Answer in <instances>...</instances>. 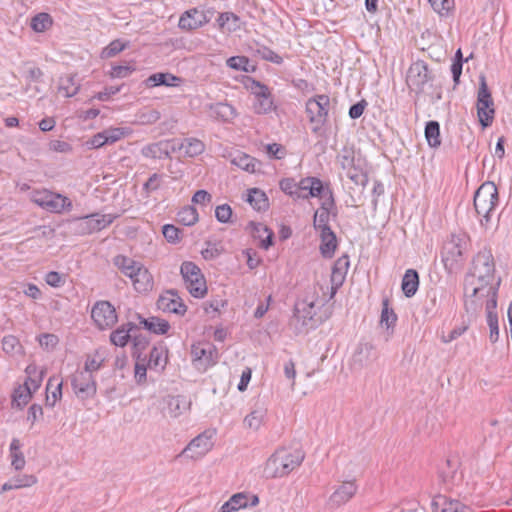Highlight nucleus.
<instances>
[{"mask_svg": "<svg viewBox=\"0 0 512 512\" xmlns=\"http://www.w3.org/2000/svg\"><path fill=\"white\" fill-rule=\"evenodd\" d=\"M304 457L300 449L280 448L265 462L263 475L268 479L287 476L302 464Z\"/></svg>", "mask_w": 512, "mask_h": 512, "instance_id": "1", "label": "nucleus"}, {"mask_svg": "<svg viewBox=\"0 0 512 512\" xmlns=\"http://www.w3.org/2000/svg\"><path fill=\"white\" fill-rule=\"evenodd\" d=\"M499 284L482 283L478 282L477 285L468 289V282H464V305L469 313H476L483 307L486 312L495 310L497 305V291Z\"/></svg>", "mask_w": 512, "mask_h": 512, "instance_id": "2", "label": "nucleus"}, {"mask_svg": "<svg viewBox=\"0 0 512 512\" xmlns=\"http://www.w3.org/2000/svg\"><path fill=\"white\" fill-rule=\"evenodd\" d=\"M113 262L131 280L137 292H148L153 288V277L142 263L124 255H117Z\"/></svg>", "mask_w": 512, "mask_h": 512, "instance_id": "3", "label": "nucleus"}, {"mask_svg": "<svg viewBox=\"0 0 512 512\" xmlns=\"http://www.w3.org/2000/svg\"><path fill=\"white\" fill-rule=\"evenodd\" d=\"M465 282H468V289L482 283L499 284L500 279L495 277V264L490 251H480L473 260L471 272L466 276ZM474 290L476 288H473Z\"/></svg>", "mask_w": 512, "mask_h": 512, "instance_id": "4", "label": "nucleus"}, {"mask_svg": "<svg viewBox=\"0 0 512 512\" xmlns=\"http://www.w3.org/2000/svg\"><path fill=\"white\" fill-rule=\"evenodd\" d=\"M498 203V189L493 182H484L475 192L474 207L482 226L487 227Z\"/></svg>", "mask_w": 512, "mask_h": 512, "instance_id": "5", "label": "nucleus"}, {"mask_svg": "<svg viewBox=\"0 0 512 512\" xmlns=\"http://www.w3.org/2000/svg\"><path fill=\"white\" fill-rule=\"evenodd\" d=\"M30 200L37 206L51 213L70 211L73 206L68 197L47 189L33 191L30 194Z\"/></svg>", "mask_w": 512, "mask_h": 512, "instance_id": "6", "label": "nucleus"}, {"mask_svg": "<svg viewBox=\"0 0 512 512\" xmlns=\"http://www.w3.org/2000/svg\"><path fill=\"white\" fill-rule=\"evenodd\" d=\"M180 272L186 289L195 298H203L207 294V285L200 268L193 262H183Z\"/></svg>", "mask_w": 512, "mask_h": 512, "instance_id": "7", "label": "nucleus"}, {"mask_svg": "<svg viewBox=\"0 0 512 512\" xmlns=\"http://www.w3.org/2000/svg\"><path fill=\"white\" fill-rule=\"evenodd\" d=\"M480 85L477 95V115L479 121L483 127L491 125L494 119V102L491 93L488 89L486 79L484 76H480Z\"/></svg>", "mask_w": 512, "mask_h": 512, "instance_id": "8", "label": "nucleus"}, {"mask_svg": "<svg viewBox=\"0 0 512 512\" xmlns=\"http://www.w3.org/2000/svg\"><path fill=\"white\" fill-rule=\"evenodd\" d=\"M191 357L195 368L199 371H206L216 364L218 353L210 343H197L191 347Z\"/></svg>", "mask_w": 512, "mask_h": 512, "instance_id": "9", "label": "nucleus"}, {"mask_svg": "<svg viewBox=\"0 0 512 512\" xmlns=\"http://www.w3.org/2000/svg\"><path fill=\"white\" fill-rule=\"evenodd\" d=\"M329 104L330 98L327 95H318L307 101L306 112L310 122L315 124L313 131L316 132L325 123L328 115Z\"/></svg>", "mask_w": 512, "mask_h": 512, "instance_id": "10", "label": "nucleus"}, {"mask_svg": "<svg viewBox=\"0 0 512 512\" xmlns=\"http://www.w3.org/2000/svg\"><path fill=\"white\" fill-rule=\"evenodd\" d=\"M91 317L100 330L113 327L118 320L115 308L108 301L96 302L92 307Z\"/></svg>", "mask_w": 512, "mask_h": 512, "instance_id": "11", "label": "nucleus"}, {"mask_svg": "<svg viewBox=\"0 0 512 512\" xmlns=\"http://www.w3.org/2000/svg\"><path fill=\"white\" fill-rule=\"evenodd\" d=\"M71 384L76 396L82 400L91 398L96 394L94 377L87 371H76L71 377Z\"/></svg>", "mask_w": 512, "mask_h": 512, "instance_id": "12", "label": "nucleus"}, {"mask_svg": "<svg viewBox=\"0 0 512 512\" xmlns=\"http://www.w3.org/2000/svg\"><path fill=\"white\" fill-rule=\"evenodd\" d=\"M213 436L214 432L212 431L201 433L190 441L181 454H188V457L192 460L201 459L213 448Z\"/></svg>", "mask_w": 512, "mask_h": 512, "instance_id": "13", "label": "nucleus"}, {"mask_svg": "<svg viewBox=\"0 0 512 512\" xmlns=\"http://www.w3.org/2000/svg\"><path fill=\"white\" fill-rule=\"evenodd\" d=\"M297 199H309L310 197L322 198L325 192H331L328 187H324L320 179L316 177H307L297 183Z\"/></svg>", "mask_w": 512, "mask_h": 512, "instance_id": "14", "label": "nucleus"}, {"mask_svg": "<svg viewBox=\"0 0 512 512\" xmlns=\"http://www.w3.org/2000/svg\"><path fill=\"white\" fill-rule=\"evenodd\" d=\"M259 503L257 495H251L246 492H239L233 494L226 502H224L218 509V512H237L249 506L255 507Z\"/></svg>", "mask_w": 512, "mask_h": 512, "instance_id": "15", "label": "nucleus"}, {"mask_svg": "<svg viewBox=\"0 0 512 512\" xmlns=\"http://www.w3.org/2000/svg\"><path fill=\"white\" fill-rule=\"evenodd\" d=\"M321 207L314 214L313 225L318 231L324 228H330L328 225L330 213L335 207V202L332 192H325V195L320 198Z\"/></svg>", "mask_w": 512, "mask_h": 512, "instance_id": "16", "label": "nucleus"}, {"mask_svg": "<svg viewBox=\"0 0 512 512\" xmlns=\"http://www.w3.org/2000/svg\"><path fill=\"white\" fill-rule=\"evenodd\" d=\"M157 306L163 312L175 313L178 315H184L187 310L182 299L173 290H169L161 295L157 301Z\"/></svg>", "mask_w": 512, "mask_h": 512, "instance_id": "17", "label": "nucleus"}, {"mask_svg": "<svg viewBox=\"0 0 512 512\" xmlns=\"http://www.w3.org/2000/svg\"><path fill=\"white\" fill-rule=\"evenodd\" d=\"M209 22L204 11L197 8L184 12L179 19V28L182 30H195Z\"/></svg>", "mask_w": 512, "mask_h": 512, "instance_id": "18", "label": "nucleus"}, {"mask_svg": "<svg viewBox=\"0 0 512 512\" xmlns=\"http://www.w3.org/2000/svg\"><path fill=\"white\" fill-rule=\"evenodd\" d=\"M431 507L433 512H473L469 506L444 495L435 496Z\"/></svg>", "mask_w": 512, "mask_h": 512, "instance_id": "19", "label": "nucleus"}, {"mask_svg": "<svg viewBox=\"0 0 512 512\" xmlns=\"http://www.w3.org/2000/svg\"><path fill=\"white\" fill-rule=\"evenodd\" d=\"M267 408L263 403H256L244 417L243 426L250 431H258L266 421Z\"/></svg>", "mask_w": 512, "mask_h": 512, "instance_id": "20", "label": "nucleus"}, {"mask_svg": "<svg viewBox=\"0 0 512 512\" xmlns=\"http://www.w3.org/2000/svg\"><path fill=\"white\" fill-rule=\"evenodd\" d=\"M253 94L255 97L253 109L256 113L266 114L272 111L273 101L266 86L257 83L253 90Z\"/></svg>", "mask_w": 512, "mask_h": 512, "instance_id": "21", "label": "nucleus"}, {"mask_svg": "<svg viewBox=\"0 0 512 512\" xmlns=\"http://www.w3.org/2000/svg\"><path fill=\"white\" fill-rule=\"evenodd\" d=\"M350 262L347 255L339 257L332 268L331 273V297L334 296L336 290L343 284Z\"/></svg>", "mask_w": 512, "mask_h": 512, "instance_id": "22", "label": "nucleus"}, {"mask_svg": "<svg viewBox=\"0 0 512 512\" xmlns=\"http://www.w3.org/2000/svg\"><path fill=\"white\" fill-rule=\"evenodd\" d=\"M209 116L213 118L214 120L230 123L232 122L236 116L237 111L236 109L226 103V102H218V103H212L207 106Z\"/></svg>", "mask_w": 512, "mask_h": 512, "instance_id": "23", "label": "nucleus"}, {"mask_svg": "<svg viewBox=\"0 0 512 512\" xmlns=\"http://www.w3.org/2000/svg\"><path fill=\"white\" fill-rule=\"evenodd\" d=\"M429 80L428 67L423 61L414 62L407 75V82L410 86L420 89Z\"/></svg>", "mask_w": 512, "mask_h": 512, "instance_id": "24", "label": "nucleus"}, {"mask_svg": "<svg viewBox=\"0 0 512 512\" xmlns=\"http://www.w3.org/2000/svg\"><path fill=\"white\" fill-rule=\"evenodd\" d=\"M375 360L374 346L371 343H360L351 359L353 367L362 368L371 364Z\"/></svg>", "mask_w": 512, "mask_h": 512, "instance_id": "25", "label": "nucleus"}, {"mask_svg": "<svg viewBox=\"0 0 512 512\" xmlns=\"http://www.w3.org/2000/svg\"><path fill=\"white\" fill-rule=\"evenodd\" d=\"M357 486L353 481H345L340 484L330 496V502L334 506L347 503L356 493Z\"/></svg>", "mask_w": 512, "mask_h": 512, "instance_id": "26", "label": "nucleus"}, {"mask_svg": "<svg viewBox=\"0 0 512 512\" xmlns=\"http://www.w3.org/2000/svg\"><path fill=\"white\" fill-rule=\"evenodd\" d=\"M176 149L186 156L195 157L203 153L205 145L197 138H186L177 147L173 145L172 150L175 151Z\"/></svg>", "mask_w": 512, "mask_h": 512, "instance_id": "27", "label": "nucleus"}, {"mask_svg": "<svg viewBox=\"0 0 512 512\" xmlns=\"http://www.w3.org/2000/svg\"><path fill=\"white\" fill-rule=\"evenodd\" d=\"M320 251L324 257H332L337 247L336 235L330 228H324L320 231Z\"/></svg>", "mask_w": 512, "mask_h": 512, "instance_id": "28", "label": "nucleus"}, {"mask_svg": "<svg viewBox=\"0 0 512 512\" xmlns=\"http://www.w3.org/2000/svg\"><path fill=\"white\" fill-rule=\"evenodd\" d=\"M419 287V276L416 270L408 269L402 279L401 289L406 297L415 295Z\"/></svg>", "mask_w": 512, "mask_h": 512, "instance_id": "29", "label": "nucleus"}, {"mask_svg": "<svg viewBox=\"0 0 512 512\" xmlns=\"http://www.w3.org/2000/svg\"><path fill=\"white\" fill-rule=\"evenodd\" d=\"M231 163L249 173H255L260 167L258 160L242 152L237 153L231 159Z\"/></svg>", "mask_w": 512, "mask_h": 512, "instance_id": "30", "label": "nucleus"}, {"mask_svg": "<svg viewBox=\"0 0 512 512\" xmlns=\"http://www.w3.org/2000/svg\"><path fill=\"white\" fill-rule=\"evenodd\" d=\"M25 372L27 374V379L24 382V384L27 385L29 388L31 386L32 390L37 391L41 386L44 375L46 373L45 369L39 368L35 364H29L26 367Z\"/></svg>", "mask_w": 512, "mask_h": 512, "instance_id": "31", "label": "nucleus"}, {"mask_svg": "<svg viewBox=\"0 0 512 512\" xmlns=\"http://www.w3.org/2000/svg\"><path fill=\"white\" fill-rule=\"evenodd\" d=\"M62 381L57 377H50L47 383L46 404L53 407L62 396Z\"/></svg>", "mask_w": 512, "mask_h": 512, "instance_id": "32", "label": "nucleus"}, {"mask_svg": "<svg viewBox=\"0 0 512 512\" xmlns=\"http://www.w3.org/2000/svg\"><path fill=\"white\" fill-rule=\"evenodd\" d=\"M462 239L460 237H452L451 242H449L445 246V256L443 261L445 265L447 262L451 260V262H458V260L462 257L464 248L461 245Z\"/></svg>", "mask_w": 512, "mask_h": 512, "instance_id": "33", "label": "nucleus"}, {"mask_svg": "<svg viewBox=\"0 0 512 512\" xmlns=\"http://www.w3.org/2000/svg\"><path fill=\"white\" fill-rule=\"evenodd\" d=\"M165 401L167 404V413L171 417H178L190 406V404L180 396H168Z\"/></svg>", "mask_w": 512, "mask_h": 512, "instance_id": "34", "label": "nucleus"}, {"mask_svg": "<svg viewBox=\"0 0 512 512\" xmlns=\"http://www.w3.org/2000/svg\"><path fill=\"white\" fill-rule=\"evenodd\" d=\"M141 153L146 158L162 159L169 156L168 143L158 142L145 146Z\"/></svg>", "mask_w": 512, "mask_h": 512, "instance_id": "35", "label": "nucleus"}, {"mask_svg": "<svg viewBox=\"0 0 512 512\" xmlns=\"http://www.w3.org/2000/svg\"><path fill=\"white\" fill-rule=\"evenodd\" d=\"M246 200L255 210L261 211L268 208V198L266 194L258 188L249 189Z\"/></svg>", "mask_w": 512, "mask_h": 512, "instance_id": "36", "label": "nucleus"}, {"mask_svg": "<svg viewBox=\"0 0 512 512\" xmlns=\"http://www.w3.org/2000/svg\"><path fill=\"white\" fill-rule=\"evenodd\" d=\"M315 303L313 301H301L295 306L294 315L298 320H301L303 324L307 321L312 320L315 316Z\"/></svg>", "mask_w": 512, "mask_h": 512, "instance_id": "37", "label": "nucleus"}, {"mask_svg": "<svg viewBox=\"0 0 512 512\" xmlns=\"http://www.w3.org/2000/svg\"><path fill=\"white\" fill-rule=\"evenodd\" d=\"M80 83L77 81L76 76L67 74L60 79L59 90L64 93L66 97H72L78 93Z\"/></svg>", "mask_w": 512, "mask_h": 512, "instance_id": "38", "label": "nucleus"}, {"mask_svg": "<svg viewBox=\"0 0 512 512\" xmlns=\"http://www.w3.org/2000/svg\"><path fill=\"white\" fill-rule=\"evenodd\" d=\"M167 364V353L163 348L154 347L149 353L148 367L163 370Z\"/></svg>", "mask_w": 512, "mask_h": 512, "instance_id": "39", "label": "nucleus"}, {"mask_svg": "<svg viewBox=\"0 0 512 512\" xmlns=\"http://www.w3.org/2000/svg\"><path fill=\"white\" fill-rule=\"evenodd\" d=\"M134 327H135V325L132 323L122 325L121 327H119L118 329H116L115 331H113L111 333V335H110L111 342L116 346L124 347L130 338L129 333H130L131 329H133Z\"/></svg>", "mask_w": 512, "mask_h": 512, "instance_id": "40", "label": "nucleus"}, {"mask_svg": "<svg viewBox=\"0 0 512 512\" xmlns=\"http://www.w3.org/2000/svg\"><path fill=\"white\" fill-rule=\"evenodd\" d=\"M53 19L48 13H39L31 19L30 27L36 33H43L50 29Z\"/></svg>", "mask_w": 512, "mask_h": 512, "instance_id": "41", "label": "nucleus"}, {"mask_svg": "<svg viewBox=\"0 0 512 512\" xmlns=\"http://www.w3.org/2000/svg\"><path fill=\"white\" fill-rule=\"evenodd\" d=\"M397 321V315L392 308L389 306V300L387 298L382 301V311L380 324L386 329L394 328Z\"/></svg>", "mask_w": 512, "mask_h": 512, "instance_id": "42", "label": "nucleus"}, {"mask_svg": "<svg viewBox=\"0 0 512 512\" xmlns=\"http://www.w3.org/2000/svg\"><path fill=\"white\" fill-rule=\"evenodd\" d=\"M21 444L18 439H13L10 444L11 465L16 470H22L25 466V457L20 450Z\"/></svg>", "mask_w": 512, "mask_h": 512, "instance_id": "43", "label": "nucleus"}, {"mask_svg": "<svg viewBox=\"0 0 512 512\" xmlns=\"http://www.w3.org/2000/svg\"><path fill=\"white\" fill-rule=\"evenodd\" d=\"M218 24L220 28L228 32H233L240 29L239 17L230 12L221 13L218 17Z\"/></svg>", "mask_w": 512, "mask_h": 512, "instance_id": "44", "label": "nucleus"}, {"mask_svg": "<svg viewBox=\"0 0 512 512\" xmlns=\"http://www.w3.org/2000/svg\"><path fill=\"white\" fill-rule=\"evenodd\" d=\"M35 391L29 388L27 385L22 384L18 388L14 390L13 393V404H15L17 407L22 408L32 398V395Z\"/></svg>", "mask_w": 512, "mask_h": 512, "instance_id": "45", "label": "nucleus"}, {"mask_svg": "<svg viewBox=\"0 0 512 512\" xmlns=\"http://www.w3.org/2000/svg\"><path fill=\"white\" fill-rule=\"evenodd\" d=\"M425 137L429 146L438 147L441 144L440 139V126L436 121H430L425 127Z\"/></svg>", "mask_w": 512, "mask_h": 512, "instance_id": "46", "label": "nucleus"}, {"mask_svg": "<svg viewBox=\"0 0 512 512\" xmlns=\"http://www.w3.org/2000/svg\"><path fill=\"white\" fill-rule=\"evenodd\" d=\"M146 329L158 334H165L169 330V323L158 317H150L141 321Z\"/></svg>", "mask_w": 512, "mask_h": 512, "instance_id": "47", "label": "nucleus"}, {"mask_svg": "<svg viewBox=\"0 0 512 512\" xmlns=\"http://www.w3.org/2000/svg\"><path fill=\"white\" fill-rule=\"evenodd\" d=\"M151 86H176L180 78L169 73H156L151 75L147 80Z\"/></svg>", "mask_w": 512, "mask_h": 512, "instance_id": "48", "label": "nucleus"}, {"mask_svg": "<svg viewBox=\"0 0 512 512\" xmlns=\"http://www.w3.org/2000/svg\"><path fill=\"white\" fill-rule=\"evenodd\" d=\"M103 131L105 133L108 145L114 144L117 141H119L131 134V129L124 128V127H110Z\"/></svg>", "mask_w": 512, "mask_h": 512, "instance_id": "49", "label": "nucleus"}, {"mask_svg": "<svg viewBox=\"0 0 512 512\" xmlns=\"http://www.w3.org/2000/svg\"><path fill=\"white\" fill-rule=\"evenodd\" d=\"M177 219L183 225L192 226L198 221V212L193 206H187L178 212Z\"/></svg>", "mask_w": 512, "mask_h": 512, "instance_id": "50", "label": "nucleus"}, {"mask_svg": "<svg viewBox=\"0 0 512 512\" xmlns=\"http://www.w3.org/2000/svg\"><path fill=\"white\" fill-rule=\"evenodd\" d=\"M254 231L258 233L259 238H262L260 246L267 250L272 245L273 232L261 223L254 225Z\"/></svg>", "mask_w": 512, "mask_h": 512, "instance_id": "51", "label": "nucleus"}, {"mask_svg": "<svg viewBox=\"0 0 512 512\" xmlns=\"http://www.w3.org/2000/svg\"><path fill=\"white\" fill-rule=\"evenodd\" d=\"M487 324L489 326V339L492 343H496L499 339L498 316L495 310L487 311Z\"/></svg>", "mask_w": 512, "mask_h": 512, "instance_id": "52", "label": "nucleus"}, {"mask_svg": "<svg viewBox=\"0 0 512 512\" xmlns=\"http://www.w3.org/2000/svg\"><path fill=\"white\" fill-rule=\"evenodd\" d=\"M128 46L127 42H122L121 40L117 39L112 41L107 47H105L101 52V57L103 59H108L111 57H114L121 51H123Z\"/></svg>", "mask_w": 512, "mask_h": 512, "instance_id": "53", "label": "nucleus"}, {"mask_svg": "<svg viewBox=\"0 0 512 512\" xmlns=\"http://www.w3.org/2000/svg\"><path fill=\"white\" fill-rule=\"evenodd\" d=\"M2 348L7 354L14 355L21 351L19 340L13 335H7L2 339Z\"/></svg>", "mask_w": 512, "mask_h": 512, "instance_id": "54", "label": "nucleus"}, {"mask_svg": "<svg viewBox=\"0 0 512 512\" xmlns=\"http://www.w3.org/2000/svg\"><path fill=\"white\" fill-rule=\"evenodd\" d=\"M15 489L31 487L37 483V478L34 475L22 474L11 478Z\"/></svg>", "mask_w": 512, "mask_h": 512, "instance_id": "55", "label": "nucleus"}, {"mask_svg": "<svg viewBox=\"0 0 512 512\" xmlns=\"http://www.w3.org/2000/svg\"><path fill=\"white\" fill-rule=\"evenodd\" d=\"M86 219L87 225L93 230H101L112 222V219L106 215H93L91 218L86 217Z\"/></svg>", "mask_w": 512, "mask_h": 512, "instance_id": "56", "label": "nucleus"}, {"mask_svg": "<svg viewBox=\"0 0 512 512\" xmlns=\"http://www.w3.org/2000/svg\"><path fill=\"white\" fill-rule=\"evenodd\" d=\"M162 233H163L165 239L170 243L175 244V243L179 242L181 239V237H180L181 230L178 227L171 225V224L164 225L162 228Z\"/></svg>", "mask_w": 512, "mask_h": 512, "instance_id": "57", "label": "nucleus"}, {"mask_svg": "<svg viewBox=\"0 0 512 512\" xmlns=\"http://www.w3.org/2000/svg\"><path fill=\"white\" fill-rule=\"evenodd\" d=\"M429 3L440 15L447 14L454 6V0H429Z\"/></svg>", "mask_w": 512, "mask_h": 512, "instance_id": "58", "label": "nucleus"}, {"mask_svg": "<svg viewBox=\"0 0 512 512\" xmlns=\"http://www.w3.org/2000/svg\"><path fill=\"white\" fill-rule=\"evenodd\" d=\"M103 363V358L96 353L93 356H88L85 361V366L83 371H87L89 373H93L94 371H97Z\"/></svg>", "mask_w": 512, "mask_h": 512, "instance_id": "59", "label": "nucleus"}, {"mask_svg": "<svg viewBox=\"0 0 512 512\" xmlns=\"http://www.w3.org/2000/svg\"><path fill=\"white\" fill-rule=\"evenodd\" d=\"M280 188L283 192H285L292 198L297 199V194H298L297 183L293 179L286 178V179L281 180Z\"/></svg>", "mask_w": 512, "mask_h": 512, "instance_id": "60", "label": "nucleus"}, {"mask_svg": "<svg viewBox=\"0 0 512 512\" xmlns=\"http://www.w3.org/2000/svg\"><path fill=\"white\" fill-rule=\"evenodd\" d=\"M39 344L41 347L51 350L54 349L58 344V337L54 334H42L38 338Z\"/></svg>", "mask_w": 512, "mask_h": 512, "instance_id": "61", "label": "nucleus"}, {"mask_svg": "<svg viewBox=\"0 0 512 512\" xmlns=\"http://www.w3.org/2000/svg\"><path fill=\"white\" fill-rule=\"evenodd\" d=\"M248 62H249L248 59L244 56H233L227 60V65H228V67H230L234 70L247 71L246 66H247Z\"/></svg>", "mask_w": 512, "mask_h": 512, "instance_id": "62", "label": "nucleus"}, {"mask_svg": "<svg viewBox=\"0 0 512 512\" xmlns=\"http://www.w3.org/2000/svg\"><path fill=\"white\" fill-rule=\"evenodd\" d=\"M215 216L219 222L227 223L232 216L231 207L227 204L217 206L215 210Z\"/></svg>", "mask_w": 512, "mask_h": 512, "instance_id": "63", "label": "nucleus"}, {"mask_svg": "<svg viewBox=\"0 0 512 512\" xmlns=\"http://www.w3.org/2000/svg\"><path fill=\"white\" fill-rule=\"evenodd\" d=\"M134 70L135 68L130 65H117L112 68L110 75L113 78H125L129 76Z\"/></svg>", "mask_w": 512, "mask_h": 512, "instance_id": "64", "label": "nucleus"}]
</instances>
